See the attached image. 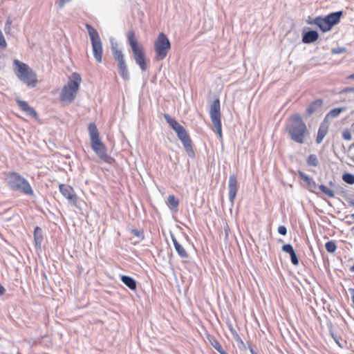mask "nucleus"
Returning a JSON list of instances; mask_svg holds the SVG:
<instances>
[{"instance_id":"obj_30","label":"nucleus","mask_w":354,"mask_h":354,"mask_svg":"<svg viewBox=\"0 0 354 354\" xmlns=\"http://www.w3.org/2000/svg\"><path fill=\"white\" fill-rule=\"evenodd\" d=\"M319 189L324 194H326L327 196L330 197V198H334L335 197V194L334 192L330 189L329 188H328L326 185H320L319 186Z\"/></svg>"},{"instance_id":"obj_15","label":"nucleus","mask_w":354,"mask_h":354,"mask_svg":"<svg viewBox=\"0 0 354 354\" xmlns=\"http://www.w3.org/2000/svg\"><path fill=\"white\" fill-rule=\"evenodd\" d=\"M323 104V100L322 99H317L311 102L306 107L304 112V117L308 118L315 113Z\"/></svg>"},{"instance_id":"obj_24","label":"nucleus","mask_w":354,"mask_h":354,"mask_svg":"<svg viewBox=\"0 0 354 354\" xmlns=\"http://www.w3.org/2000/svg\"><path fill=\"white\" fill-rule=\"evenodd\" d=\"M34 239L35 245L40 248L43 241L42 230L39 227H36L34 230Z\"/></svg>"},{"instance_id":"obj_50","label":"nucleus","mask_w":354,"mask_h":354,"mask_svg":"<svg viewBox=\"0 0 354 354\" xmlns=\"http://www.w3.org/2000/svg\"><path fill=\"white\" fill-rule=\"evenodd\" d=\"M350 271L352 272H354V264L350 268Z\"/></svg>"},{"instance_id":"obj_32","label":"nucleus","mask_w":354,"mask_h":354,"mask_svg":"<svg viewBox=\"0 0 354 354\" xmlns=\"http://www.w3.org/2000/svg\"><path fill=\"white\" fill-rule=\"evenodd\" d=\"M328 329H329L330 335H331V337H333V339L335 340V342H336V343H337V344L340 347H342V346H341V344H340V342H339V339H340V337L334 333L333 324H332L331 323H330V324H328Z\"/></svg>"},{"instance_id":"obj_3","label":"nucleus","mask_w":354,"mask_h":354,"mask_svg":"<svg viewBox=\"0 0 354 354\" xmlns=\"http://www.w3.org/2000/svg\"><path fill=\"white\" fill-rule=\"evenodd\" d=\"M343 15L342 11L333 12L324 17L321 16L317 17L315 19L308 18L307 23L310 25H316L320 30L325 32L330 30L332 28L337 25Z\"/></svg>"},{"instance_id":"obj_43","label":"nucleus","mask_w":354,"mask_h":354,"mask_svg":"<svg viewBox=\"0 0 354 354\" xmlns=\"http://www.w3.org/2000/svg\"><path fill=\"white\" fill-rule=\"evenodd\" d=\"M71 0H59L58 1V6L60 7V8H62L65 3L66 2H69Z\"/></svg>"},{"instance_id":"obj_53","label":"nucleus","mask_w":354,"mask_h":354,"mask_svg":"<svg viewBox=\"0 0 354 354\" xmlns=\"http://www.w3.org/2000/svg\"><path fill=\"white\" fill-rule=\"evenodd\" d=\"M354 147V142L350 146V148Z\"/></svg>"},{"instance_id":"obj_19","label":"nucleus","mask_w":354,"mask_h":354,"mask_svg":"<svg viewBox=\"0 0 354 354\" xmlns=\"http://www.w3.org/2000/svg\"><path fill=\"white\" fill-rule=\"evenodd\" d=\"M171 238L178 256L182 259H187L189 257V254L184 247L177 241L173 234L171 235Z\"/></svg>"},{"instance_id":"obj_12","label":"nucleus","mask_w":354,"mask_h":354,"mask_svg":"<svg viewBox=\"0 0 354 354\" xmlns=\"http://www.w3.org/2000/svg\"><path fill=\"white\" fill-rule=\"evenodd\" d=\"M164 118L171 129L176 133L178 139H181L183 136L188 135L186 129L175 119L172 118L169 114L164 113Z\"/></svg>"},{"instance_id":"obj_20","label":"nucleus","mask_w":354,"mask_h":354,"mask_svg":"<svg viewBox=\"0 0 354 354\" xmlns=\"http://www.w3.org/2000/svg\"><path fill=\"white\" fill-rule=\"evenodd\" d=\"M298 175L301 179L306 183L308 186V190L311 192H315V190L317 188V184L313 178L308 176L301 171H298Z\"/></svg>"},{"instance_id":"obj_8","label":"nucleus","mask_w":354,"mask_h":354,"mask_svg":"<svg viewBox=\"0 0 354 354\" xmlns=\"http://www.w3.org/2000/svg\"><path fill=\"white\" fill-rule=\"evenodd\" d=\"M85 26L91 39L94 58L97 63H101L103 50L99 33L91 25L86 24Z\"/></svg>"},{"instance_id":"obj_36","label":"nucleus","mask_w":354,"mask_h":354,"mask_svg":"<svg viewBox=\"0 0 354 354\" xmlns=\"http://www.w3.org/2000/svg\"><path fill=\"white\" fill-rule=\"evenodd\" d=\"M290 257L291 263L294 266H297L299 264V259L297 257V255L295 251H294L293 253H291L290 254Z\"/></svg>"},{"instance_id":"obj_41","label":"nucleus","mask_w":354,"mask_h":354,"mask_svg":"<svg viewBox=\"0 0 354 354\" xmlns=\"http://www.w3.org/2000/svg\"><path fill=\"white\" fill-rule=\"evenodd\" d=\"M353 92H354V86L346 87V88H343L342 90H341L339 92V94H344V93H353Z\"/></svg>"},{"instance_id":"obj_9","label":"nucleus","mask_w":354,"mask_h":354,"mask_svg":"<svg viewBox=\"0 0 354 354\" xmlns=\"http://www.w3.org/2000/svg\"><path fill=\"white\" fill-rule=\"evenodd\" d=\"M154 48L156 52V60H162L167 57V53L171 48V43L165 33H159L154 42Z\"/></svg>"},{"instance_id":"obj_6","label":"nucleus","mask_w":354,"mask_h":354,"mask_svg":"<svg viewBox=\"0 0 354 354\" xmlns=\"http://www.w3.org/2000/svg\"><path fill=\"white\" fill-rule=\"evenodd\" d=\"M13 63L16 68L15 73L19 80L28 86L35 87L37 79L36 74L32 70L27 64L17 59H15Z\"/></svg>"},{"instance_id":"obj_48","label":"nucleus","mask_w":354,"mask_h":354,"mask_svg":"<svg viewBox=\"0 0 354 354\" xmlns=\"http://www.w3.org/2000/svg\"><path fill=\"white\" fill-rule=\"evenodd\" d=\"M354 218V213L352 214L351 215H348V216H346V218Z\"/></svg>"},{"instance_id":"obj_28","label":"nucleus","mask_w":354,"mask_h":354,"mask_svg":"<svg viewBox=\"0 0 354 354\" xmlns=\"http://www.w3.org/2000/svg\"><path fill=\"white\" fill-rule=\"evenodd\" d=\"M306 162L310 166L317 167L319 165V160L315 154H310L308 157Z\"/></svg>"},{"instance_id":"obj_51","label":"nucleus","mask_w":354,"mask_h":354,"mask_svg":"<svg viewBox=\"0 0 354 354\" xmlns=\"http://www.w3.org/2000/svg\"><path fill=\"white\" fill-rule=\"evenodd\" d=\"M350 196H354V194H350ZM352 201H354V196L352 197V199H351ZM351 207H354V205H351Z\"/></svg>"},{"instance_id":"obj_39","label":"nucleus","mask_w":354,"mask_h":354,"mask_svg":"<svg viewBox=\"0 0 354 354\" xmlns=\"http://www.w3.org/2000/svg\"><path fill=\"white\" fill-rule=\"evenodd\" d=\"M7 46L6 41L4 39V37L2 34L1 30H0V48H5Z\"/></svg>"},{"instance_id":"obj_17","label":"nucleus","mask_w":354,"mask_h":354,"mask_svg":"<svg viewBox=\"0 0 354 354\" xmlns=\"http://www.w3.org/2000/svg\"><path fill=\"white\" fill-rule=\"evenodd\" d=\"M16 102H17V104L18 105V106L22 111L26 112V113L27 115H30L32 118L37 117V113L36 111L32 107H30L26 101L21 100L19 99H17Z\"/></svg>"},{"instance_id":"obj_38","label":"nucleus","mask_w":354,"mask_h":354,"mask_svg":"<svg viewBox=\"0 0 354 354\" xmlns=\"http://www.w3.org/2000/svg\"><path fill=\"white\" fill-rule=\"evenodd\" d=\"M235 339L238 342L239 348L243 347V348H245V346L244 344V342L241 339V337H239V335L237 334L236 332H235Z\"/></svg>"},{"instance_id":"obj_22","label":"nucleus","mask_w":354,"mask_h":354,"mask_svg":"<svg viewBox=\"0 0 354 354\" xmlns=\"http://www.w3.org/2000/svg\"><path fill=\"white\" fill-rule=\"evenodd\" d=\"M120 279L122 283L129 289L132 290L136 289V281L133 277L127 275H121Z\"/></svg>"},{"instance_id":"obj_18","label":"nucleus","mask_w":354,"mask_h":354,"mask_svg":"<svg viewBox=\"0 0 354 354\" xmlns=\"http://www.w3.org/2000/svg\"><path fill=\"white\" fill-rule=\"evenodd\" d=\"M318 38V32L316 30H310L303 33L302 42L304 44H311L317 41Z\"/></svg>"},{"instance_id":"obj_27","label":"nucleus","mask_w":354,"mask_h":354,"mask_svg":"<svg viewBox=\"0 0 354 354\" xmlns=\"http://www.w3.org/2000/svg\"><path fill=\"white\" fill-rule=\"evenodd\" d=\"M342 180L344 182L348 185H353L354 184V174L351 173H344L342 175Z\"/></svg>"},{"instance_id":"obj_52","label":"nucleus","mask_w":354,"mask_h":354,"mask_svg":"<svg viewBox=\"0 0 354 354\" xmlns=\"http://www.w3.org/2000/svg\"><path fill=\"white\" fill-rule=\"evenodd\" d=\"M328 185H329L330 186H333V185H334V183H333V181H331V180H330V181L328 183Z\"/></svg>"},{"instance_id":"obj_33","label":"nucleus","mask_w":354,"mask_h":354,"mask_svg":"<svg viewBox=\"0 0 354 354\" xmlns=\"http://www.w3.org/2000/svg\"><path fill=\"white\" fill-rule=\"evenodd\" d=\"M130 232L140 240H143L145 239L144 232L142 230L131 229L130 230Z\"/></svg>"},{"instance_id":"obj_16","label":"nucleus","mask_w":354,"mask_h":354,"mask_svg":"<svg viewBox=\"0 0 354 354\" xmlns=\"http://www.w3.org/2000/svg\"><path fill=\"white\" fill-rule=\"evenodd\" d=\"M179 140L181 141L187 156L192 158H194L195 157V152L192 146V140L189 134L186 136H183L181 138V139Z\"/></svg>"},{"instance_id":"obj_2","label":"nucleus","mask_w":354,"mask_h":354,"mask_svg":"<svg viewBox=\"0 0 354 354\" xmlns=\"http://www.w3.org/2000/svg\"><path fill=\"white\" fill-rule=\"evenodd\" d=\"M88 130L92 149L99 158L104 162L109 163L111 158L106 153V147L100 140L97 126L94 123L91 122L88 126Z\"/></svg>"},{"instance_id":"obj_21","label":"nucleus","mask_w":354,"mask_h":354,"mask_svg":"<svg viewBox=\"0 0 354 354\" xmlns=\"http://www.w3.org/2000/svg\"><path fill=\"white\" fill-rule=\"evenodd\" d=\"M328 125L327 122L325 120H324L321 123V124L319 127L318 131H317V136L316 138L317 144H320L322 142L323 139L324 138V137L326 136V135L328 133Z\"/></svg>"},{"instance_id":"obj_45","label":"nucleus","mask_w":354,"mask_h":354,"mask_svg":"<svg viewBox=\"0 0 354 354\" xmlns=\"http://www.w3.org/2000/svg\"><path fill=\"white\" fill-rule=\"evenodd\" d=\"M5 293V288L0 284V295Z\"/></svg>"},{"instance_id":"obj_26","label":"nucleus","mask_w":354,"mask_h":354,"mask_svg":"<svg viewBox=\"0 0 354 354\" xmlns=\"http://www.w3.org/2000/svg\"><path fill=\"white\" fill-rule=\"evenodd\" d=\"M207 338L210 343V344L218 351H221V349H223L222 346L221 344L217 341V339L211 335H207Z\"/></svg>"},{"instance_id":"obj_11","label":"nucleus","mask_w":354,"mask_h":354,"mask_svg":"<svg viewBox=\"0 0 354 354\" xmlns=\"http://www.w3.org/2000/svg\"><path fill=\"white\" fill-rule=\"evenodd\" d=\"M211 121L216 129L217 134L222 138V128L221 121V105L218 98L215 99L209 109Z\"/></svg>"},{"instance_id":"obj_29","label":"nucleus","mask_w":354,"mask_h":354,"mask_svg":"<svg viewBox=\"0 0 354 354\" xmlns=\"http://www.w3.org/2000/svg\"><path fill=\"white\" fill-rule=\"evenodd\" d=\"M326 250L329 253H334L337 249L336 243L334 241H329L326 243Z\"/></svg>"},{"instance_id":"obj_4","label":"nucleus","mask_w":354,"mask_h":354,"mask_svg":"<svg viewBox=\"0 0 354 354\" xmlns=\"http://www.w3.org/2000/svg\"><path fill=\"white\" fill-rule=\"evenodd\" d=\"M127 39L131 46L133 59L136 63L140 66L142 71H145L148 68L145 53L142 47L135 38L134 31L131 30L127 32Z\"/></svg>"},{"instance_id":"obj_42","label":"nucleus","mask_w":354,"mask_h":354,"mask_svg":"<svg viewBox=\"0 0 354 354\" xmlns=\"http://www.w3.org/2000/svg\"><path fill=\"white\" fill-rule=\"evenodd\" d=\"M278 233L281 235L285 236L287 234V228L284 225H280L278 227Z\"/></svg>"},{"instance_id":"obj_49","label":"nucleus","mask_w":354,"mask_h":354,"mask_svg":"<svg viewBox=\"0 0 354 354\" xmlns=\"http://www.w3.org/2000/svg\"><path fill=\"white\" fill-rule=\"evenodd\" d=\"M220 354H227L224 349H221V351L218 352Z\"/></svg>"},{"instance_id":"obj_47","label":"nucleus","mask_w":354,"mask_h":354,"mask_svg":"<svg viewBox=\"0 0 354 354\" xmlns=\"http://www.w3.org/2000/svg\"><path fill=\"white\" fill-rule=\"evenodd\" d=\"M346 80H354V73L347 76Z\"/></svg>"},{"instance_id":"obj_10","label":"nucleus","mask_w":354,"mask_h":354,"mask_svg":"<svg viewBox=\"0 0 354 354\" xmlns=\"http://www.w3.org/2000/svg\"><path fill=\"white\" fill-rule=\"evenodd\" d=\"M111 49L113 57L118 63L119 75L124 81H129L130 80V75L122 50L117 48L116 44H112Z\"/></svg>"},{"instance_id":"obj_23","label":"nucleus","mask_w":354,"mask_h":354,"mask_svg":"<svg viewBox=\"0 0 354 354\" xmlns=\"http://www.w3.org/2000/svg\"><path fill=\"white\" fill-rule=\"evenodd\" d=\"M337 192L346 200L348 205H354V201H351L354 196H350V194L342 187H337Z\"/></svg>"},{"instance_id":"obj_13","label":"nucleus","mask_w":354,"mask_h":354,"mask_svg":"<svg viewBox=\"0 0 354 354\" xmlns=\"http://www.w3.org/2000/svg\"><path fill=\"white\" fill-rule=\"evenodd\" d=\"M59 189L61 194L67 198L71 205L74 206L77 205V196L71 186L65 184H60Z\"/></svg>"},{"instance_id":"obj_14","label":"nucleus","mask_w":354,"mask_h":354,"mask_svg":"<svg viewBox=\"0 0 354 354\" xmlns=\"http://www.w3.org/2000/svg\"><path fill=\"white\" fill-rule=\"evenodd\" d=\"M239 185L236 177L232 174L229 177L228 190H229V200L232 204L234 203V199L236 196Z\"/></svg>"},{"instance_id":"obj_5","label":"nucleus","mask_w":354,"mask_h":354,"mask_svg":"<svg viewBox=\"0 0 354 354\" xmlns=\"http://www.w3.org/2000/svg\"><path fill=\"white\" fill-rule=\"evenodd\" d=\"M82 78L80 74L73 73L71 75L68 83L63 87L60 93V100L62 101L73 102L79 90Z\"/></svg>"},{"instance_id":"obj_7","label":"nucleus","mask_w":354,"mask_h":354,"mask_svg":"<svg viewBox=\"0 0 354 354\" xmlns=\"http://www.w3.org/2000/svg\"><path fill=\"white\" fill-rule=\"evenodd\" d=\"M9 187L14 191L19 192L27 195H32L33 190L26 179L18 174L12 172L7 178Z\"/></svg>"},{"instance_id":"obj_25","label":"nucleus","mask_w":354,"mask_h":354,"mask_svg":"<svg viewBox=\"0 0 354 354\" xmlns=\"http://www.w3.org/2000/svg\"><path fill=\"white\" fill-rule=\"evenodd\" d=\"M346 110V108L345 107H338V108H335V109H333L332 110H330L326 115L325 118L324 120H325L326 122H327V118L328 117H331V118H337L339 115V114L344 111Z\"/></svg>"},{"instance_id":"obj_46","label":"nucleus","mask_w":354,"mask_h":354,"mask_svg":"<svg viewBox=\"0 0 354 354\" xmlns=\"http://www.w3.org/2000/svg\"><path fill=\"white\" fill-rule=\"evenodd\" d=\"M248 348L251 354H257L250 345L248 346Z\"/></svg>"},{"instance_id":"obj_44","label":"nucleus","mask_w":354,"mask_h":354,"mask_svg":"<svg viewBox=\"0 0 354 354\" xmlns=\"http://www.w3.org/2000/svg\"><path fill=\"white\" fill-rule=\"evenodd\" d=\"M348 292H350V294L351 295L352 301H353V304L354 306V288H348Z\"/></svg>"},{"instance_id":"obj_31","label":"nucleus","mask_w":354,"mask_h":354,"mask_svg":"<svg viewBox=\"0 0 354 354\" xmlns=\"http://www.w3.org/2000/svg\"><path fill=\"white\" fill-rule=\"evenodd\" d=\"M167 203L172 207H177L179 204V201L175 197L174 195H169L167 198Z\"/></svg>"},{"instance_id":"obj_1","label":"nucleus","mask_w":354,"mask_h":354,"mask_svg":"<svg viewBox=\"0 0 354 354\" xmlns=\"http://www.w3.org/2000/svg\"><path fill=\"white\" fill-rule=\"evenodd\" d=\"M286 131L292 141L302 145L309 136V131L302 117L299 113L292 114L286 125Z\"/></svg>"},{"instance_id":"obj_34","label":"nucleus","mask_w":354,"mask_h":354,"mask_svg":"<svg viewBox=\"0 0 354 354\" xmlns=\"http://www.w3.org/2000/svg\"><path fill=\"white\" fill-rule=\"evenodd\" d=\"M342 138L346 140H351L352 139L351 132L349 129H345L343 130Z\"/></svg>"},{"instance_id":"obj_35","label":"nucleus","mask_w":354,"mask_h":354,"mask_svg":"<svg viewBox=\"0 0 354 354\" xmlns=\"http://www.w3.org/2000/svg\"><path fill=\"white\" fill-rule=\"evenodd\" d=\"M281 249L283 252L288 253L289 254L293 253V252L295 251L292 245L289 243L283 245Z\"/></svg>"},{"instance_id":"obj_40","label":"nucleus","mask_w":354,"mask_h":354,"mask_svg":"<svg viewBox=\"0 0 354 354\" xmlns=\"http://www.w3.org/2000/svg\"><path fill=\"white\" fill-rule=\"evenodd\" d=\"M11 21L8 19L5 23L4 31L6 34H9L11 30Z\"/></svg>"},{"instance_id":"obj_37","label":"nucleus","mask_w":354,"mask_h":354,"mask_svg":"<svg viewBox=\"0 0 354 354\" xmlns=\"http://www.w3.org/2000/svg\"><path fill=\"white\" fill-rule=\"evenodd\" d=\"M346 51V48L345 47H337L334 48L331 50V53L334 55L340 54L345 53Z\"/></svg>"}]
</instances>
